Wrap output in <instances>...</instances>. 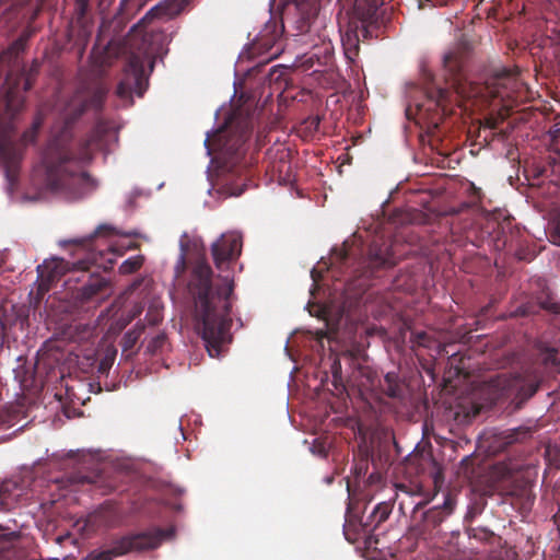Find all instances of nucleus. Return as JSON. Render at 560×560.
<instances>
[{"instance_id":"14","label":"nucleus","mask_w":560,"mask_h":560,"mask_svg":"<svg viewBox=\"0 0 560 560\" xmlns=\"http://www.w3.org/2000/svg\"><path fill=\"white\" fill-rule=\"evenodd\" d=\"M110 294V288L107 280L102 277H89V281L84 283L77 293V299L81 303L102 302Z\"/></svg>"},{"instance_id":"43","label":"nucleus","mask_w":560,"mask_h":560,"mask_svg":"<svg viewBox=\"0 0 560 560\" xmlns=\"http://www.w3.org/2000/svg\"><path fill=\"white\" fill-rule=\"evenodd\" d=\"M108 366H109V363H108L106 360H104V361H102V362H101V364H100V371H101V372H105V371H106V369H108Z\"/></svg>"},{"instance_id":"17","label":"nucleus","mask_w":560,"mask_h":560,"mask_svg":"<svg viewBox=\"0 0 560 560\" xmlns=\"http://www.w3.org/2000/svg\"><path fill=\"white\" fill-rule=\"evenodd\" d=\"M378 5L376 0H355L353 15L357 21H351L352 26L359 25L360 32L366 37L368 26L376 21Z\"/></svg>"},{"instance_id":"12","label":"nucleus","mask_w":560,"mask_h":560,"mask_svg":"<svg viewBox=\"0 0 560 560\" xmlns=\"http://www.w3.org/2000/svg\"><path fill=\"white\" fill-rule=\"evenodd\" d=\"M121 476L122 475L120 472H115L113 475H107L103 472L93 476L78 472L71 476V481L80 485L90 483L101 494L105 495L113 491L119 490V482Z\"/></svg>"},{"instance_id":"1","label":"nucleus","mask_w":560,"mask_h":560,"mask_svg":"<svg viewBox=\"0 0 560 560\" xmlns=\"http://www.w3.org/2000/svg\"><path fill=\"white\" fill-rule=\"evenodd\" d=\"M107 93L108 89L105 85L97 84L89 95L77 92L67 105L65 126L49 140L43 153L46 185L51 191L77 200L96 188L95 180L82 167L93 159L96 150L103 148L110 127L106 121L98 120L86 138L79 143L77 150L72 148L71 128L86 109L100 112Z\"/></svg>"},{"instance_id":"21","label":"nucleus","mask_w":560,"mask_h":560,"mask_svg":"<svg viewBox=\"0 0 560 560\" xmlns=\"http://www.w3.org/2000/svg\"><path fill=\"white\" fill-rule=\"evenodd\" d=\"M71 25L80 28V35L85 36L90 33V0H74Z\"/></svg>"},{"instance_id":"13","label":"nucleus","mask_w":560,"mask_h":560,"mask_svg":"<svg viewBox=\"0 0 560 560\" xmlns=\"http://www.w3.org/2000/svg\"><path fill=\"white\" fill-rule=\"evenodd\" d=\"M455 509V500L447 495L442 505L432 506L421 513L422 530L430 532L439 527L446 517H448Z\"/></svg>"},{"instance_id":"45","label":"nucleus","mask_w":560,"mask_h":560,"mask_svg":"<svg viewBox=\"0 0 560 560\" xmlns=\"http://www.w3.org/2000/svg\"><path fill=\"white\" fill-rule=\"evenodd\" d=\"M122 235H124V236H128V237H130V236H136V235H137V233H135V232H128V233H124Z\"/></svg>"},{"instance_id":"30","label":"nucleus","mask_w":560,"mask_h":560,"mask_svg":"<svg viewBox=\"0 0 560 560\" xmlns=\"http://www.w3.org/2000/svg\"><path fill=\"white\" fill-rule=\"evenodd\" d=\"M541 361L547 368L551 370L558 369L560 366L558 350L555 348L546 349V351L541 353Z\"/></svg>"},{"instance_id":"33","label":"nucleus","mask_w":560,"mask_h":560,"mask_svg":"<svg viewBox=\"0 0 560 560\" xmlns=\"http://www.w3.org/2000/svg\"><path fill=\"white\" fill-rule=\"evenodd\" d=\"M42 122L43 121H42L40 117H36L35 118L32 127L23 133L22 139H23L24 143L27 144V143H31V142H33L35 140L36 135H37V132H38V130H39V128L42 126Z\"/></svg>"},{"instance_id":"7","label":"nucleus","mask_w":560,"mask_h":560,"mask_svg":"<svg viewBox=\"0 0 560 560\" xmlns=\"http://www.w3.org/2000/svg\"><path fill=\"white\" fill-rule=\"evenodd\" d=\"M149 66L153 69L154 60L153 52L148 50H141L139 52H131L128 57L127 63L124 70V78L119 81L116 88V95L126 105H132V92L135 91L138 96H142L147 85L148 78L145 75V67Z\"/></svg>"},{"instance_id":"9","label":"nucleus","mask_w":560,"mask_h":560,"mask_svg":"<svg viewBox=\"0 0 560 560\" xmlns=\"http://www.w3.org/2000/svg\"><path fill=\"white\" fill-rule=\"evenodd\" d=\"M396 264L397 257L393 250L392 242L374 240L369 245L354 272L358 273V278L370 279L375 277L378 271L392 268Z\"/></svg>"},{"instance_id":"32","label":"nucleus","mask_w":560,"mask_h":560,"mask_svg":"<svg viewBox=\"0 0 560 560\" xmlns=\"http://www.w3.org/2000/svg\"><path fill=\"white\" fill-rule=\"evenodd\" d=\"M411 341L418 347L430 348L433 339L425 331H416L411 335Z\"/></svg>"},{"instance_id":"50","label":"nucleus","mask_w":560,"mask_h":560,"mask_svg":"<svg viewBox=\"0 0 560 560\" xmlns=\"http://www.w3.org/2000/svg\"><path fill=\"white\" fill-rule=\"evenodd\" d=\"M443 95H444V92H443V91H440V96H441V98L443 97Z\"/></svg>"},{"instance_id":"27","label":"nucleus","mask_w":560,"mask_h":560,"mask_svg":"<svg viewBox=\"0 0 560 560\" xmlns=\"http://www.w3.org/2000/svg\"><path fill=\"white\" fill-rule=\"evenodd\" d=\"M143 256L138 255L130 257L122 261V264L119 266V273L120 275H131L136 271H138L142 265H143Z\"/></svg>"},{"instance_id":"10","label":"nucleus","mask_w":560,"mask_h":560,"mask_svg":"<svg viewBox=\"0 0 560 560\" xmlns=\"http://www.w3.org/2000/svg\"><path fill=\"white\" fill-rule=\"evenodd\" d=\"M242 252V236L237 233L222 234L212 245L211 254L218 269L238 258Z\"/></svg>"},{"instance_id":"44","label":"nucleus","mask_w":560,"mask_h":560,"mask_svg":"<svg viewBox=\"0 0 560 560\" xmlns=\"http://www.w3.org/2000/svg\"><path fill=\"white\" fill-rule=\"evenodd\" d=\"M517 312H518L520 314H524V313H525V306H524L523 304H520V305L517 306Z\"/></svg>"},{"instance_id":"19","label":"nucleus","mask_w":560,"mask_h":560,"mask_svg":"<svg viewBox=\"0 0 560 560\" xmlns=\"http://www.w3.org/2000/svg\"><path fill=\"white\" fill-rule=\"evenodd\" d=\"M393 511V503L390 501H383L375 505L366 522L361 523L360 527L363 534H368L377 528L384 523Z\"/></svg>"},{"instance_id":"11","label":"nucleus","mask_w":560,"mask_h":560,"mask_svg":"<svg viewBox=\"0 0 560 560\" xmlns=\"http://www.w3.org/2000/svg\"><path fill=\"white\" fill-rule=\"evenodd\" d=\"M281 33L277 23L267 24L254 42L253 49L260 55H268V60L277 58L283 50Z\"/></svg>"},{"instance_id":"31","label":"nucleus","mask_w":560,"mask_h":560,"mask_svg":"<svg viewBox=\"0 0 560 560\" xmlns=\"http://www.w3.org/2000/svg\"><path fill=\"white\" fill-rule=\"evenodd\" d=\"M166 343V335L165 334H158L151 340L148 342L147 351L151 354H155L160 351H162L163 347Z\"/></svg>"},{"instance_id":"25","label":"nucleus","mask_w":560,"mask_h":560,"mask_svg":"<svg viewBox=\"0 0 560 560\" xmlns=\"http://www.w3.org/2000/svg\"><path fill=\"white\" fill-rule=\"evenodd\" d=\"M144 331V325L137 323L135 328L127 331L122 337V347L125 350L131 349L140 339Z\"/></svg>"},{"instance_id":"42","label":"nucleus","mask_w":560,"mask_h":560,"mask_svg":"<svg viewBox=\"0 0 560 560\" xmlns=\"http://www.w3.org/2000/svg\"><path fill=\"white\" fill-rule=\"evenodd\" d=\"M537 390V386H529L527 384V398H529L530 396H533Z\"/></svg>"},{"instance_id":"39","label":"nucleus","mask_w":560,"mask_h":560,"mask_svg":"<svg viewBox=\"0 0 560 560\" xmlns=\"http://www.w3.org/2000/svg\"><path fill=\"white\" fill-rule=\"evenodd\" d=\"M345 537L350 542H355L359 538L358 533L355 530L352 532L351 525H345L343 528Z\"/></svg>"},{"instance_id":"47","label":"nucleus","mask_w":560,"mask_h":560,"mask_svg":"<svg viewBox=\"0 0 560 560\" xmlns=\"http://www.w3.org/2000/svg\"><path fill=\"white\" fill-rule=\"evenodd\" d=\"M525 11V2L522 3V7H521V12H524Z\"/></svg>"},{"instance_id":"51","label":"nucleus","mask_w":560,"mask_h":560,"mask_svg":"<svg viewBox=\"0 0 560 560\" xmlns=\"http://www.w3.org/2000/svg\"><path fill=\"white\" fill-rule=\"evenodd\" d=\"M278 172H279V173H282V172H283L282 166L278 168Z\"/></svg>"},{"instance_id":"5","label":"nucleus","mask_w":560,"mask_h":560,"mask_svg":"<svg viewBox=\"0 0 560 560\" xmlns=\"http://www.w3.org/2000/svg\"><path fill=\"white\" fill-rule=\"evenodd\" d=\"M495 447L506 452L508 457L499 464L502 480L512 488V493L525 491V429L518 427L500 432L494 439Z\"/></svg>"},{"instance_id":"26","label":"nucleus","mask_w":560,"mask_h":560,"mask_svg":"<svg viewBox=\"0 0 560 560\" xmlns=\"http://www.w3.org/2000/svg\"><path fill=\"white\" fill-rule=\"evenodd\" d=\"M139 7L138 0H120L116 16L120 22L128 20Z\"/></svg>"},{"instance_id":"22","label":"nucleus","mask_w":560,"mask_h":560,"mask_svg":"<svg viewBox=\"0 0 560 560\" xmlns=\"http://www.w3.org/2000/svg\"><path fill=\"white\" fill-rule=\"evenodd\" d=\"M22 488L13 480L0 482V510L10 511L19 502Z\"/></svg>"},{"instance_id":"29","label":"nucleus","mask_w":560,"mask_h":560,"mask_svg":"<svg viewBox=\"0 0 560 560\" xmlns=\"http://www.w3.org/2000/svg\"><path fill=\"white\" fill-rule=\"evenodd\" d=\"M162 310L163 306L158 301L151 303L145 315V319L150 325L155 326L163 320Z\"/></svg>"},{"instance_id":"35","label":"nucleus","mask_w":560,"mask_h":560,"mask_svg":"<svg viewBox=\"0 0 560 560\" xmlns=\"http://www.w3.org/2000/svg\"><path fill=\"white\" fill-rule=\"evenodd\" d=\"M550 149L560 155V128L550 132Z\"/></svg>"},{"instance_id":"34","label":"nucleus","mask_w":560,"mask_h":560,"mask_svg":"<svg viewBox=\"0 0 560 560\" xmlns=\"http://www.w3.org/2000/svg\"><path fill=\"white\" fill-rule=\"evenodd\" d=\"M349 255L350 254L345 247L334 248L331 253V260L334 264L343 265L348 260Z\"/></svg>"},{"instance_id":"18","label":"nucleus","mask_w":560,"mask_h":560,"mask_svg":"<svg viewBox=\"0 0 560 560\" xmlns=\"http://www.w3.org/2000/svg\"><path fill=\"white\" fill-rule=\"evenodd\" d=\"M69 270V262L60 258L45 260L37 267L38 277L42 280L39 289L45 284H50L58 280Z\"/></svg>"},{"instance_id":"38","label":"nucleus","mask_w":560,"mask_h":560,"mask_svg":"<svg viewBox=\"0 0 560 560\" xmlns=\"http://www.w3.org/2000/svg\"><path fill=\"white\" fill-rule=\"evenodd\" d=\"M334 383L337 386V382L341 380V364L339 360H335L331 365Z\"/></svg>"},{"instance_id":"28","label":"nucleus","mask_w":560,"mask_h":560,"mask_svg":"<svg viewBox=\"0 0 560 560\" xmlns=\"http://www.w3.org/2000/svg\"><path fill=\"white\" fill-rule=\"evenodd\" d=\"M545 458L549 466L560 469V446L557 444H547L545 447Z\"/></svg>"},{"instance_id":"6","label":"nucleus","mask_w":560,"mask_h":560,"mask_svg":"<svg viewBox=\"0 0 560 560\" xmlns=\"http://www.w3.org/2000/svg\"><path fill=\"white\" fill-rule=\"evenodd\" d=\"M173 528L153 527L144 532L126 535L113 542L105 550H94L84 560H113V558L133 551H145L158 548L161 542L173 536Z\"/></svg>"},{"instance_id":"8","label":"nucleus","mask_w":560,"mask_h":560,"mask_svg":"<svg viewBox=\"0 0 560 560\" xmlns=\"http://www.w3.org/2000/svg\"><path fill=\"white\" fill-rule=\"evenodd\" d=\"M489 405L511 399L515 409H521L525 401V376L523 373L504 372L492 377L482 388Z\"/></svg>"},{"instance_id":"40","label":"nucleus","mask_w":560,"mask_h":560,"mask_svg":"<svg viewBox=\"0 0 560 560\" xmlns=\"http://www.w3.org/2000/svg\"><path fill=\"white\" fill-rule=\"evenodd\" d=\"M474 537L480 540H490L493 539L495 536L492 532L482 529L479 532V534H475Z\"/></svg>"},{"instance_id":"20","label":"nucleus","mask_w":560,"mask_h":560,"mask_svg":"<svg viewBox=\"0 0 560 560\" xmlns=\"http://www.w3.org/2000/svg\"><path fill=\"white\" fill-rule=\"evenodd\" d=\"M536 284L538 288L542 289V292L535 300H527V315L535 312L536 305L549 314L560 315V303L553 301L551 293L545 290V283L538 280Z\"/></svg>"},{"instance_id":"24","label":"nucleus","mask_w":560,"mask_h":560,"mask_svg":"<svg viewBox=\"0 0 560 560\" xmlns=\"http://www.w3.org/2000/svg\"><path fill=\"white\" fill-rule=\"evenodd\" d=\"M381 387L388 397L399 398L402 396V387L398 381V375L394 372H389L384 376Z\"/></svg>"},{"instance_id":"48","label":"nucleus","mask_w":560,"mask_h":560,"mask_svg":"<svg viewBox=\"0 0 560 560\" xmlns=\"http://www.w3.org/2000/svg\"><path fill=\"white\" fill-rule=\"evenodd\" d=\"M314 122H315L316 125H318V124H319V118H318V117H315V118H314Z\"/></svg>"},{"instance_id":"52","label":"nucleus","mask_w":560,"mask_h":560,"mask_svg":"<svg viewBox=\"0 0 560 560\" xmlns=\"http://www.w3.org/2000/svg\"><path fill=\"white\" fill-rule=\"evenodd\" d=\"M522 174L525 176V167L522 168Z\"/></svg>"},{"instance_id":"36","label":"nucleus","mask_w":560,"mask_h":560,"mask_svg":"<svg viewBox=\"0 0 560 560\" xmlns=\"http://www.w3.org/2000/svg\"><path fill=\"white\" fill-rule=\"evenodd\" d=\"M120 234L114 226L108 224H101L96 231L95 235H118Z\"/></svg>"},{"instance_id":"49","label":"nucleus","mask_w":560,"mask_h":560,"mask_svg":"<svg viewBox=\"0 0 560 560\" xmlns=\"http://www.w3.org/2000/svg\"><path fill=\"white\" fill-rule=\"evenodd\" d=\"M526 500H527V503H528V502H529V500H530V497H529V494H528V493H527Z\"/></svg>"},{"instance_id":"15","label":"nucleus","mask_w":560,"mask_h":560,"mask_svg":"<svg viewBox=\"0 0 560 560\" xmlns=\"http://www.w3.org/2000/svg\"><path fill=\"white\" fill-rule=\"evenodd\" d=\"M0 161L4 163L7 179L13 184L18 176L20 151L7 136H0Z\"/></svg>"},{"instance_id":"2","label":"nucleus","mask_w":560,"mask_h":560,"mask_svg":"<svg viewBox=\"0 0 560 560\" xmlns=\"http://www.w3.org/2000/svg\"><path fill=\"white\" fill-rule=\"evenodd\" d=\"M212 275L205 257H199L190 268L187 290L206 349L211 358H218L223 347L232 341L230 329L233 281L224 277L222 282L213 284Z\"/></svg>"},{"instance_id":"3","label":"nucleus","mask_w":560,"mask_h":560,"mask_svg":"<svg viewBox=\"0 0 560 560\" xmlns=\"http://www.w3.org/2000/svg\"><path fill=\"white\" fill-rule=\"evenodd\" d=\"M254 129L253 116L234 113L225 125L213 133H207L205 147L222 176L228 192L241 196L254 186L252 158H246V142Z\"/></svg>"},{"instance_id":"46","label":"nucleus","mask_w":560,"mask_h":560,"mask_svg":"<svg viewBox=\"0 0 560 560\" xmlns=\"http://www.w3.org/2000/svg\"><path fill=\"white\" fill-rule=\"evenodd\" d=\"M530 114H532V107H527V112H526L527 120L529 119Z\"/></svg>"},{"instance_id":"4","label":"nucleus","mask_w":560,"mask_h":560,"mask_svg":"<svg viewBox=\"0 0 560 560\" xmlns=\"http://www.w3.org/2000/svg\"><path fill=\"white\" fill-rule=\"evenodd\" d=\"M521 70L518 67H500L493 70L487 81V89L494 101H498V115H490L485 118L482 131L497 130L504 119L514 114L521 115L524 110V93L520 82Z\"/></svg>"},{"instance_id":"23","label":"nucleus","mask_w":560,"mask_h":560,"mask_svg":"<svg viewBox=\"0 0 560 560\" xmlns=\"http://www.w3.org/2000/svg\"><path fill=\"white\" fill-rule=\"evenodd\" d=\"M353 23L349 24V28L342 36V46L346 57L353 61L359 54V25L352 26Z\"/></svg>"},{"instance_id":"16","label":"nucleus","mask_w":560,"mask_h":560,"mask_svg":"<svg viewBox=\"0 0 560 560\" xmlns=\"http://www.w3.org/2000/svg\"><path fill=\"white\" fill-rule=\"evenodd\" d=\"M469 58V48L458 46L451 50L444 57V67L451 74L454 84L459 83L465 78V67Z\"/></svg>"},{"instance_id":"41","label":"nucleus","mask_w":560,"mask_h":560,"mask_svg":"<svg viewBox=\"0 0 560 560\" xmlns=\"http://www.w3.org/2000/svg\"><path fill=\"white\" fill-rule=\"evenodd\" d=\"M428 504V501H420L418 502L412 511L413 517H417V514Z\"/></svg>"},{"instance_id":"37","label":"nucleus","mask_w":560,"mask_h":560,"mask_svg":"<svg viewBox=\"0 0 560 560\" xmlns=\"http://www.w3.org/2000/svg\"><path fill=\"white\" fill-rule=\"evenodd\" d=\"M186 268H187L186 256H185V253H182L178 258V261L175 266L176 277L179 278L185 272Z\"/></svg>"}]
</instances>
